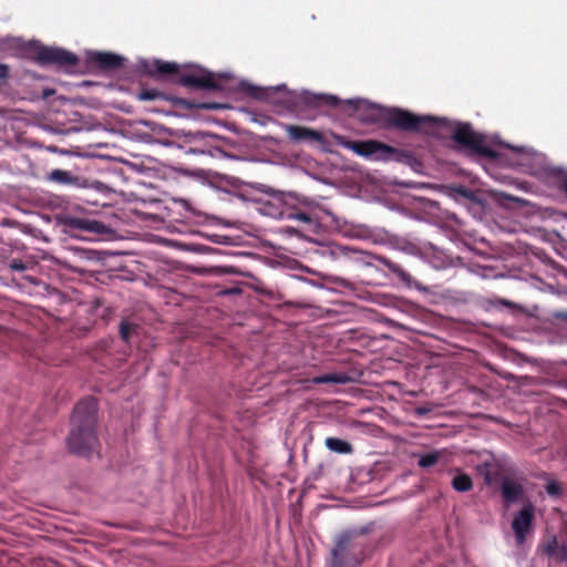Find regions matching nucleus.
Returning <instances> with one entry per match:
<instances>
[{"label": "nucleus", "instance_id": "1", "mask_svg": "<svg viewBox=\"0 0 567 567\" xmlns=\"http://www.w3.org/2000/svg\"><path fill=\"white\" fill-rule=\"evenodd\" d=\"M97 402L93 398L81 400L74 408L68 446L72 453L87 455L97 444L95 425L97 421Z\"/></svg>", "mask_w": 567, "mask_h": 567}, {"label": "nucleus", "instance_id": "2", "mask_svg": "<svg viewBox=\"0 0 567 567\" xmlns=\"http://www.w3.org/2000/svg\"><path fill=\"white\" fill-rule=\"evenodd\" d=\"M365 543L361 535L347 532L336 538L328 567H358L365 558Z\"/></svg>", "mask_w": 567, "mask_h": 567}, {"label": "nucleus", "instance_id": "3", "mask_svg": "<svg viewBox=\"0 0 567 567\" xmlns=\"http://www.w3.org/2000/svg\"><path fill=\"white\" fill-rule=\"evenodd\" d=\"M385 118L389 125L399 130L408 132L423 131L430 135H439L437 128L445 121L430 115H414L411 112L395 107L386 110Z\"/></svg>", "mask_w": 567, "mask_h": 567}, {"label": "nucleus", "instance_id": "4", "mask_svg": "<svg viewBox=\"0 0 567 567\" xmlns=\"http://www.w3.org/2000/svg\"><path fill=\"white\" fill-rule=\"evenodd\" d=\"M453 140L462 146L470 148L477 154L495 158L497 153L486 144L484 135L476 133L470 124H455Z\"/></svg>", "mask_w": 567, "mask_h": 567}, {"label": "nucleus", "instance_id": "5", "mask_svg": "<svg viewBox=\"0 0 567 567\" xmlns=\"http://www.w3.org/2000/svg\"><path fill=\"white\" fill-rule=\"evenodd\" d=\"M534 518L535 506L528 501L523 505L512 520V529L517 545H523L525 543L527 535L532 532Z\"/></svg>", "mask_w": 567, "mask_h": 567}, {"label": "nucleus", "instance_id": "6", "mask_svg": "<svg viewBox=\"0 0 567 567\" xmlns=\"http://www.w3.org/2000/svg\"><path fill=\"white\" fill-rule=\"evenodd\" d=\"M350 148L360 156L375 159L396 158L399 153L396 148L373 140L352 143Z\"/></svg>", "mask_w": 567, "mask_h": 567}, {"label": "nucleus", "instance_id": "7", "mask_svg": "<svg viewBox=\"0 0 567 567\" xmlns=\"http://www.w3.org/2000/svg\"><path fill=\"white\" fill-rule=\"evenodd\" d=\"M37 59L41 64H55L59 66L75 65L78 56L61 48L44 47L38 51Z\"/></svg>", "mask_w": 567, "mask_h": 567}, {"label": "nucleus", "instance_id": "8", "mask_svg": "<svg viewBox=\"0 0 567 567\" xmlns=\"http://www.w3.org/2000/svg\"><path fill=\"white\" fill-rule=\"evenodd\" d=\"M524 485L520 480L509 476L503 478L501 495L507 506L517 503L524 496Z\"/></svg>", "mask_w": 567, "mask_h": 567}, {"label": "nucleus", "instance_id": "9", "mask_svg": "<svg viewBox=\"0 0 567 567\" xmlns=\"http://www.w3.org/2000/svg\"><path fill=\"white\" fill-rule=\"evenodd\" d=\"M179 83L187 87L218 90L219 85L210 72L202 71L199 74H184L179 78Z\"/></svg>", "mask_w": 567, "mask_h": 567}, {"label": "nucleus", "instance_id": "10", "mask_svg": "<svg viewBox=\"0 0 567 567\" xmlns=\"http://www.w3.org/2000/svg\"><path fill=\"white\" fill-rule=\"evenodd\" d=\"M281 127L287 132L290 141L292 142L297 143L306 140L317 143L323 142L322 134L316 130L291 124H281Z\"/></svg>", "mask_w": 567, "mask_h": 567}, {"label": "nucleus", "instance_id": "11", "mask_svg": "<svg viewBox=\"0 0 567 567\" xmlns=\"http://www.w3.org/2000/svg\"><path fill=\"white\" fill-rule=\"evenodd\" d=\"M89 60L100 69L110 71L118 69L124 58L114 53L94 51L89 54Z\"/></svg>", "mask_w": 567, "mask_h": 567}, {"label": "nucleus", "instance_id": "12", "mask_svg": "<svg viewBox=\"0 0 567 567\" xmlns=\"http://www.w3.org/2000/svg\"><path fill=\"white\" fill-rule=\"evenodd\" d=\"M68 226L72 229L89 231L97 235H103L107 231V227L104 223L81 217L69 218Z\"/></svg>", "mask_w": 567, "mask_h": 567}, {"label": "nucleus", "instance_id": "13", "mask_svg": "<svg viewBox=\"0 0 567 567\" xmlns=\"http://www.w3.org/2000/svg\"><path fill=\"white\" fill-rule=\"evenodd\" d=\"M544 550L556 561H567V544L559 543L556 537L546 543Z\"/></svg>", "mask_w": 567, "mask_h": 567}, {"label": "nucleus", "instance_id": "14", "mask_svg": "<svg viewBox=\"0 0 567 567\" xmlns=\"http://www.w3.org/2000/svg\"><path fill=\"white\" fill-rule=\"evenodd\" d=\"M478 473L484 477L486 485H493L499 474L498 464L494 460H486L477 465Z\"/></svg>", "mask_w": 567, "mask_h": 567}, {"label": "nucleus", "instance_id": "15", "mask_svg": "<svg viewBox=\"0 0 567 567\" xmlns=\"http://www.w3.org/2000/svg\"><path fill=\"white\" fill-rule=\"evenodd\" d=\"M377 260L381 265H383L390 272L395 275L401 281L411 286L413 278L399 264H396V262L392 261L391 259L383 257V256L377 257Z\"/></svg>", "mask_w": 567, "mask_h": 567}, {"label": "nucleus", "instance_id": "16", "mask_svg": "<svg viewBox=\"0 0 567 567\" xmlns=\"http://www.w3.org/2000/svg\"><path fill=\"white\" fill-rule=\"evenodd\" d=\"M48 181L60 185L80 186V178L69 171L53 169L48 174Z\"/></svg>", "mask_w": 567, "mask_h": 567}, {"label": "nucleus", "instance_id": "17", "mask_svg": "<svg viewBox=\"0 0 567 567\" xmlns=\"http://www.w3.org/2000/svg\"><path fill=\"white\" fill-rule=\"evenodd\" d=\"M324 445L328 450L338 454H350L352 452V445L338 437H327Z\"/></svg>", "mask_w": 567, "mask_h": 567}, {"label": "nucleus", "instance_id": "18", "mask_svg": "<svg viewBox=\"0 0 567 567\" xmlns=\"http://www.w3.org/2000/svg\"><path fill=\"white\" fill-rule=\"evenodd\" d=\"M350 381H351L350 377L346 373H327V374L315 377L312 379V383H315V384H322V383L347 384Z\"/></svg>", "mask_w": 567, "mask_h": 567}, {"label": "nucleus", "instance_id": "19", "mask_svg": "<svg viewBox=\"0 0 567 567\" xmlns=\"http://www.w3.org/2000/svg\"><path fill=\"white\" fill-rule=\"evenodd\" d=\"M452 487L456 492H468L473 487L472 478L467 474L458 473L452 480Z\"/></svg>", "mask_w": 567, "mask_h": 567}, {"label": "nucleus", "instance_id": "20", "mask_svg": "<svg viewBox=\"0 0 567 567\" xmlns=\"http://www.w3.org/2000/svg\"><path fill=\"white\" fill-rule=\"evenodd\" d=\"M303 99H305L306 103L311 104V105H319V103L321 101H324L329 105H336L338 102V97L334 95H324V94L311 95L308 92H305Z\"/></svg>", "mask_w": 567, "mask_h": 567}, {"label": "nucleus", "instance_id": "21", "mask_svg": "<svg viewBox=\"0 0 567 567\" xmlns=\"http://www.w3.org/2000/svg\"><path fill=\"white\" fill-rule=\"evenodd\" d=\"M442 454L443 453L441 451H433L431 453L421 455L419 457L417 464L420 467H423V468L433 466L440 461Z\"/></svg>", "mask_w": 567, "mask_h": 567}, {"label": "nucleus", "instance_id": "22", "mask_svg": "<svg viewBox=\"0 0 567 567\" xmlns=\"http://www.w3.org/2000/svg\"><path fill=\"white\" fill-rule=\"evenodd\" d=\"M154 65L159 74H172L178 71V65L174 62H162L159 60H155Z\"/></svg>", "mask_w": 567, "mask_h": 567}, {"label": "nucleus", "instance_id": "23", "mask_svg": "<svg viewBox=\"0 0 567 567\" xmlns=\"http://www.w3.org/2000/svg\"><path fill=\"white\" fill-rule=\"evenodd\" d=\"M281 217H285V218L291 219V220L302 221V223L309 224V225L313 224V218L307 213H287L286 215L281 214Z\"/></svg>", "mask_w": 567, "mask_h": 567}, {"label": "nucleus", "instance_id": "24", "mask_svg": "<svg viewBox=\"0 0 567 567\" xmlns=\"http://www.w3.org/2000/svg\"><path fill=\"white\" fill-rule=\"evenodd\" d=\"M134 330V327L128 323V322H125V321H122L121 324H120V334H121V338L127 342L130 340V337H131V332Z\"/></svg>", "mask_w": 567, "mask_h": 567}, {"label": "nucleus", "instance_id": "25", "mask_svg": "<svg viewBox=\"0 0 567 567\" xmlns=\"http://www.w3.org/2000/svg\"><path fill=\"white\" fill-rule=\"evenodd\" d=\"M546 492L551 496H557L561 492L560 484L556 481H550L546 485Z\"/></svg>", "mask_w": 567, "mask_h": 567}, {"label": "nucleus", "instance_id": "26", "mask_svg": "<svg viewBox=\"0 0 567 567\" xmlns=\"http://www.w3.org/2000/svg\"><path fill=\"white\" fill-rule=\"evenodd\" d=\"M9 267L13 271H24L27 269V265L20 259H13L10 261Z\"/></svg>", "mask_w": 567, "mask_h": 567}, {"label": "nucleus", "instance_id": "27", "mask_svg": "<svg viewBox=\"0 0 567 567\" xmlns=\"http://www.w3.org/2000/svg\"><path fill=\"white\" fill-rule=\"evenodd\" d=\"M248 90L251 92V95L255 96L256 99H261L262 97V93H261L260 89H257L255 86L248 85Z\"/></svg>", "mask_w": 567, "mask_h": 567}, {"label": "nucleus", "instance_id": "28", "mask_svg": "<svg viewBox=\"0 0 567 567\" xmlns=\"http://www.w3.org/2000/svg\"><path fill=\"white\" fill-rule=\"evenodd\" d=\"M8 75V66L6 64H0V79H3Z\"/></svg>", "mask_w": 567, "mask_h": 567}, {"label": "nucleus", "instance_id": "29", "mask_svg": "<svg viewBox=\"0 0 567 567\" xmlns=\"http://www.w3.org/2000/svg\"><path fill=\"white\" fill-rule=\"evenodd\" d=\"M141 99L142 100H152L153 96L150 93L144 92V93L141 94Z\"/></svg>", "mask_w": 567, "mask_h": 567}, {"label": "nucleus", "instance_id": "30", "mask_svg": "<svg viewBox=\"0 0 567 567\" xmlns=\"http://www.w3.org/2000/svg\"><path fill=\"white\" fill-rule=\"evenodd\" d=\"M460 193L466 197L468 196V190L463 187L460 189Z\"/></svg>", "mask_w": 567, "mask_h": 567}, {"label": "nucleus", "instance_id": "31", "mask_svg": "<svg viewBox=\"0 0 567 567\" xmlns=\"http://www.w3.org/2000/svg\"><path fill=\"white\" fill-rule=\"evenodd\" d=\"M286 231L289 233V234H292V233H296V229L292 228V227H287Z\"/></svg>", "mask_w": 567, "mask_h": 567}, {"label": "nucleus", "instance_id": "32", "mask_svg": "<svg viewBox=\"0 0 567 567\" xmlns=\"http://www.w3.org/2000/svg\"><path fill=\"white\" fill-rule=\"evenodd\" d=\"M501 302H502L503 305H505V306H511V302H509V301H507V300H502Z\"/></svg>", "mask_w": 567, "mask_h": 567}, {"label": "nucleus", "instance_id": "33", "mask_svg": "<svg viewBox=\"0 0 567 567\" xmlns=\"http://www.w3.org/2000/svg\"><path fill=\"white\" fill-rule=\"evenodd\" d=\"M425 412H426V410H423V409H419V410H417V413H419V414H423V413H425Z\"/></svg>", "mask_w": 567, "mask_h": 567}, {"label": "nucleus", "instance_id": "34", "mask_svg": "<svg viewBox=\"0 0 567 567\" xmlns=\"http://www.w3.org/2000/svg\"><path fill=\"white\" fill-rule=\"evenodd\" d=\"M506 147L508 148H514L513 146H511L509 144H505Z\"/></svg>", "mask_w": 567, "mask_h": 567}, {"label": "nucleus", "instance_id": "35", "mask_svg": "<svg viewBox=\"0 0 567 567\" xmlns=\"http://www.w3.org/2000/svg\"><path fill=\"white\" fill-rule=\"evenodd\" d=\"M515 150H517V151H523V150H524V147H516Z\"/></svg>", "mask_w": 567, "mask_h": 567}]
</instances>
